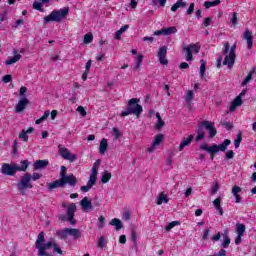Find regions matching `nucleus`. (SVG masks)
I'll return each mask as SVG.
<instances>
[{
  "mask_svg": "<svg viewBox=\"0 0 256 256\" xmlns=\"http://www.w3.org/2000/svg\"><path fill=\"white\" fill-rule=\"evenodd\" d=\"M38 179H41V174L39 173L34 172L32 175L30 173L24 174L16 184L19 193L25 197L27 195V189H33L31 181H38Z\"/></svg>",
  "mask_w": 256,
  "mask_h": 256,
  "instance_id": "obj_1",
  "label": "nucleus"
},
{
  "mask_svg": "<svg viewBox=\"0 0 256 256\" xmlns=\"http://www.w3.org/2000/svg\"><path fill=\"white\" fill-rule=\"evenodd\" d=\"M28 167H29V161L27 160H22L21 166L17 164L4 163L2 164V167H1V173L3 175H8L9 177H15V175L17 174V171H27Z\"/></svg>",
  "mask_w": 256,
  "mask_h": 256,
  "instance_id": "obj_2",
  "label": "nucleus"
},
{
  "mask_svg": "<svg viewBox=\"0 0 256 256\" xmlns=\"http://www.w3.org/2000/svg\"><path fill=\"white\" fill-rule=\"evenodd\" d=\"M67 15H69V7L53 10L48 16L44 17L43 23H61L63 19H67Z\"/></svg>",
  "mask_w": 256,
  "mask_h": 256,
  "instance_id": "obj_3",
  "label": "nucleus"
},
{
  "mask_svg": "<svg viewBox=\"0 0 256 256\" xmlns=\"http://www.w3.org/2000/svg\"><path fill=\"white\" fill-rule=\"evenodd\" d=\"M231 145V140L225 139L224 142L220 145L214 144L212 146H208L207 143H202L200 145L201 151H207L211 155V160L213 161L215 153H219V151L225 152L227 151V147Z\"/></svg>",
  "mask_w": 256,
  "mask_h": 256,
  "instance_id": "obj_4",
  "label": "nucleus"
},
{
  "mask_svg": "<svg viewBox=\"0 0 256 256\" xmlns=\"http://www.w3.org/2000/svg\"><path fill=\"white\" fill-rule=\"evenodd\" d=\"M143 113V106L139 105V99L132 98L128 101V106L125 111H122L121 117H127V115H136L140 117Z\"/></svg>",
  "mask_w": 256,
  "mask_h": 256,
  "instance_id": "obj_5",
  "label": "nucleus"
},
{
  "mask_svg": "<svg viewBox=\"0 0 256 256\" xmlns=\"http://www.w3.org/2000/svg\"><path fill=\"white\" fill-rule=\"evenodd\" d=\"M83 233L77 228H64L63 230L56 231V237H59L63 241H66L68 237H72L75 241L81 239Z\"/></svg>",
  "mask_w": 256,
  "mask_h": 256,
  "instance_id": "obj_6",
  "label": "nucleus"
},
{
  "mask_svg": "<svg viewBox=\"0 0 256 256\" xmlns=\"http://www.w3.org/2000/svg\"><path fill=\"white\" fill-rule=\"evenodd\" d=\"M19 96L21 97V99L15 106V113H23V111H25L26 105L29 104V99H27V87L22 86L20 88Z\"/></svg>",
  "mask_w": 256,
  "mask_h": 256,
  "instance_id": "obj_7",
  "label": "nucleus"
},
{
  "mask_svg": "<svg viewBox=\"0 0 256 256\" xmlns=\"http://www.w3.org/2000/svg\"><path fill=\"white\" fill-rule=\"evenodd\" d=\"M75 211H77V205L75 203H71L67 207V216L60 215L59 219L61 221H69L70 225H76L77 221L75 220Z\"/></svg>",
  "mask_w": 256,
  "mask_h": 256,
  "instance_id": "obj_8",
  "label": "nucleus"
},
{
  "mask_svg": "<svg viewBox=\"0 0 256 256\" xmlns=\"http://www.w3.org/2000/svg\"><path fill=\"white\" fill-rule=\"evenodd\" d=\"M67 167L61 166L60 168V180L64 181L65 183H68L70 187H75L79 181L77 180V177L75 175L70 174L67 175Z\"/></svg>",
  "mask_w": 256,
  "mask_h": 256,
  "instance_id": "obj_9",
  "label": "nucleus"
},
{
  "mask_svg": "<svg viewBox=\"0 0 256 256\" xmlns=\"http://www.w3.org/2000/svg\"><path fill=\"white\" fill-rule=\"evenodd\" d=\"M58 151L61 157L66 161H70V163H74V161H77V155L72 154L71 151L65 148V146H63L62 144L58 145Z\"/></svg>",
  "mask_w": 256,
  "mask_h": 256,
  "instance_id": "obj_10",
  "label": "nucleus"
},
{
  "mask_svg": "<svg viewBox=\"0 0 256 256\" xmlns=\"http://www.w3.org/2000/svg\"><path fill=\"white\" fill-rule=\"evenodd\" d=\"M237 49V44H234L230 48L229 55H226L223 60V65H228V69H233V65H235V50Z\"/></svg>",
  "mask_w": 256,
  "mask_h": 256,
  "instance_id": "obj_11",
  "label": "nucleus"
},
{
  "mask_svg": "<svg viewBox=\"0 0 256 256\" xmlns=\"http://www.w3.org/2000/svg\"><path fill=\"white\" fill-rule=\"evenodd\" d=\"M201 127H205V129L208 131V137L210 139H213L215 135H217V129L215 128V123L209 121V120H204L200 123Z\"/></svg>",
  "mask_w": 256,
  "mask_h": 256,
  "instance_id": "obj_12",
  "label": "nucleus"
},
{
  "mask_svg": "<svg viewBox=\"0 0 256 256\" xmlns=\"http://www.w3.org/2000/svg\"><path fill=\"white\" fill-rule=\"evenodd\" d=\"M163 142V134H157L152 142V145L147 148L148 153H154L155 147H159Z\"/></svg>",
  "mask_w": 256,
  "mask_h": 256,
  "instance_id": "obj_13",
  "label": "nucleus"
},
{
  "mask_svg": "<svg viewBox=\"0 0 256 256\" xmlns=\"http://www.w3.org/2000/svg\"><path fill=\"white\" fill-rule=\"evenodd\" d=\"M167 47L162 46L158 50V58L160 59L161 65H168L169 61L167 60Z\"/></svg>",
  "mask_w": 256,
  "mask_h": 256,
  "instance_id": "obj_14",
  "label": "nucleus"
},
{
  "mask_svg": "<svg viewBox=\"0 0 256 256\" xmlns=\"http://www.w3.org/2000/svg\"><path fill=\"white\" fill-rule=\"evenodd\" d=\"M65 185H68V183L61 179H58L52 183H48L47 187H48V191H53V189H57L59 187H65Z\"/></svg>",
  "mask_w": 256,
  "mask_h": 256,
  "instance_id": "obj_15",
  "label": "nucleus"
},
{
  "mask_svg": "<svg viewBox=\"0 0 256 256\" xmlns=\"http://www.w3.org/2000/svg\"><path fill=\"white\" fill-rule=\"evenodd\" d=\"M34 170L41 171V169H47L49 167V160H36L34 162Z\"/></svg>",
  "mask_w": 256,
  "mask_h": 256,
  "instance_id": "obj_16",
  "label": "nucleus"
},
{
  "mask_svg": "<svg viewBox=\"0 0 256 256\" xmlns=\"http://www.w3.org/2000/svg\"><path fill=\"white\" fill-rule=\"evenodd\" d=\"M80 205L83 209V211H92L93 210V204L91 203V200H89L88 197H84L81 201H80Z\"/></svg>",
  "mask_w": 256,
  "mask_h": 256,
  "instance_id": "obj_17",
  "label": "nucleus"
},
{
  "mask_svg": "<svg viewBox=\"0 0 256 256\" xmlns=\"http://www.w3.org/2000/svg\"><path fill=\"white\" fill-rule=\"evenodd\" d=\"M193 139H195V136L193 134H190L187 138H183L179 145V151H183L185 147H188V145H191V143L193 142Z\"/></svg>",
  "mask_w": 256,
  "mask_h": 256,
  "instance_id": "obj_18",
  "label": "nucleus"
},
{
  "mask_svg": "<svg viewBox=\"0 0 256 256\" xmlns=\"http://www.w3.org/2000/svg\"><path fill=\"white\" fill-rule=\"evenodd\" d=\"M243 39L247 41L248 49H253V32L247 30L243 35Z\"/></svg>",
  "mask_w": 256,
  "mask_h": 256,
  "instance_id": "obj_19",
  "label": "nucleus"
},
{
  "mask_svg": "<svg viewBox=\"0 0 256 256\" xmlns=\"http://www.w3.org/2000/svg\"><path fill=\"white\" fill-rule=\"evenodd\" d=\"M45 244V232H40L35 242V248L40 250V247Z\"/></svg>",
  "mask_w": 256,
  "mask_h": 256,
  "instance_id": "obj_20",
  "label": "nucleus"
},
{
  "mask_svg": "<svg viewBox=\"0 0 256 256\" xmlns=\"http://www.w3.org/2000/svg\"><path fill=\"white\" fill-rule=\"evenodd\" d=\"M243 105V98L241 96H237L232 104L230 105V111H235L237 107H241Z\"/></svg>",
  "mask_w": 256,
  "mask_h": 256,
  "instance_id": "obj_21",
  "label": "nucleus"
},
{
  "mask_svg": "<svg viewBox=\"0 0 256 256\" xmlns=\"http://www.w3.org/2000/svg\"><path fill=\"white\" fill-rule=\"evenodd\" d=\"M110 225L116 227V231H121V229H123V223L121 222V220H119V218L112 219L110 221Z\"/></svg>",
  "mask_w": 256,
  "mask_h": 256,
  "instance_id": "obj_22",
  "label": "nucleus"
},
{
  "mask_svg": "<svg viewBox=\"0 0 256 256\" xmlns=\"http://www.w3.org/2000/svg\"><path fill=\"white\" fill-rule=\"evenodd\" d=\"M21 54H16L15 56L7 59L5 61V65H15V63H17V61H21Z\"/></svg>",
  "mask_w": 256,
  "mask_h": 256,
  "instance_id": "obj_23",
  "label": "nucleus"
},
{
  "mask_svg": "<svg viewBox=\"0 0 256 256\" xmlns=\"http://www.w3.org/2000/svg\"><path fill=\"white\" fill-rule=\"evenodd\" d=\"M213 205H214L216 211H218L219 214H220L221 216H223V207H221V197L216 198V199L213 201Z\"/></svg>",
  "mask_w": 256,
  "mask_h": 256,
  "instance_id": "obj_24",
  "label": "nucleus"
},
{
  "mask_svg": "<svg viewBox=\"0 0 256 256\" xmlns=\"http://www.w3.org/2000/svg\"><path fill=\"white\" fill-rule=\"evenodd\" d=\"M156 203L158 205H163V203H169V198L167 197V195H165V193L161 192L158 195V199H157Z\"/></svg>",
  "mask_w": 256,
  "mask_h": 256,
  "instance_id": "obj_25",
  "label": "nucleus"
},
{
  "mask_svg": "<svg viewBox=\"0 0 256 256\" xmlns=\"http://www.w3.org/2000/svg\"><path fill=\"white\" fill-rule=\"evenodd\" d=\"M217 5H221V0H214V1L204 2L205 9H211V7H217Z\"/></svg>",
  "mask_w": 256,
  "mask_h": 256,
  "instance_id": "obj_26",
  "label": "nucleus"
},
{
  "mask_svg": "<svg viewBox=\"0 0 256 256\" xmlns=\"http://www.w3.org/2000/svg\"><path fill=\"white\" fill-rule=\"evenodd\" d=\"M180 7L185 8L187 7V2H183L181 0H178L172 7H171V11H173V13H175V11H177V9H179Z\"/></svg>",
  "mask_w": 256,
  "mask_h": 256,
  "instance_id": "obj_27",
  "label": "nucleus"
},
{
  "mask_svg": "<svg viewBox=\"0 0 256 256\" xmlns=\"http://www.w3.org/2000/svg\"><path fill=\"white\" fill-rule=\"evenodd\" d=\"M107 147H108L107 139L103 138L100 142V150H99L101 155H105V152L107 151Z\"/></svg>",
  "mask_w": 256,
  "mask_h": 256,
  "instance_id": "obj_28",
  "label": "nucleus"
},
{
  "mask_svg": "<svg viewBox=\"0 0 256 256\" xmlns=\"http://www.w3.org/2000/svg\"><path fill=\"white\" fill-rule=\"evenodd\" d=\"M162 31L164 36L173 35V33L177 32V28L175 26H172L168 28H162Z\"/></svg>",
  "mask_w": 256,
  "mask_h": 256,
  "instance_id": "obj_29",
  "label": "nucleus"
},
{
  "mask_svg": "<svg viewBox=\"0 0 256 256\" xmlns=\"http://www.w3.org/2000/svg\"><path fill=\"white\" fill-rule=\"evenodd\" d=\"M255 74V68H253L249 74L245 77V79L242 82V87H245L247 85V83H249V81H251V79H253V75Z\"/></svg>",
  "mask_w": 256,
  "mask_h": 256,
  "instance_id": "obj_30",
  "label": "nucleus"
},
{
  "mask_svg": "<svg viewBox=\"0 0 256 256\" xmlns=\"http://www.w3.org/2000/svg\"><path fill=\"white\" fill-rule=\"evenodd\" d=\"M111 181V172L104 171L101 176L102 183H109Z\"/></svg>",
  "mask_w": 256,
  "mask_h": 256,
  "instance_id": "obj_31",
  "label": "nucleus"
},
{
  "mask_svg": "<svg viewBox=\"0 0 256 256\" xmlns=\"http://www.w3.org/2000/svg\"><path fill=\"white\" fill-rule=\"evenodd\" d=\"M197 136H196V141H201V139H205V133H203V126L199 124L198 129H197Z\"/></svg>",
  "mask_w": 256,
  "mask_h": 256,
  "instance_id": "obj_32",
  "label": "nucleus"
},
{
  "mask_svg": "<svg viewBox=\"0 0 256 256\" xmlns=\"http://www.w3.org/2000/svg\"><path fill=\"white\" fill-rule=\"evenodd\" d=\"M49 115H51V112L49 110H46L42 117L36 120V125H41L43 121L47 120L49 118Z\"/></svg>",
  "mask_w": 256,
  "mask_h": 256,
  "instance_id": "obj_33",
  "label": "nucleus"
},
{
  "mask_svg": "<svg viewBox=\"0 0 256 256\" xmlns=\"http://www.w3.org/2000/svg\"><path fill=\"white\" fill-rule=\"evenodd\" d=\"M245 224L238 223L236 224V233L237 235H245Z\"/></svg>",
  "mask_w": 256,
  "mask_h": 256,
  "instance_id": "obj_34",
  "label": "nucleus"
},
{
  "mask_svg": "<svg viewBox=\"0 0 256 256\" xmlns=\"http://www.w3.org/2000/svg\"><path fill=\"white\" fill-rule=\"evenodd\" d=\"M184 51L186 53V61H193V52L191 50V47H184Z\"/></svg>",
  "mask_w": 256,
  "mask_h": 256,
  "instance_id": "obj_35",
  "label": "nucleus"
},
{
  "mask_svg": "<svg viewBox=\"0 0 256 256\" xmlns=\"http://www.w3.org/2000/svg\"><path fill=\"white\" fill-rule=\"evenodd\" d=\"M152 5L154 7H165L167 0H152Z\"/></svg>",
  "mask_w": 256,
  "mask_h": 256,
  "instance_id": "obj_36",
  "label": "nucleus"
},
{
  "mask_svg": "<svg viewBox=\"0 0 256 256\" xmlns=\"http://www.w3.org/2000/svg\"><path fill=\"white\" fill-rule=\"evenodd\" d=\"M142 64H143V55L140 54L136 57L134 69H140Z\"/></svg>",
  "mask_w": 256,
  "mask_h": 256,
  "instance_id": "obj_37",
  "label": "nucleus"
},
{
  "mask_svg": "<svg viewBox=\"0 0 256 256\" xmlns=\"http://www.w3.org/2000/svg\"><path fill=\"white\" fill-rule=\"evenodd\" d=\"M32 7L36 11H40V13H43V11H45V10H43V3L42 2L34 1Z\"/></svg>",
  "mask_w": 256,
  "mask_h": 256,
  "instance_id": "obj_38",
  "label": "nucleus"
},
{
  "mask_svg": "<svg viewBox=\"0 0 256 256\" xmlns=\"http://www.w3.org/2000/svg\"><path fill=\"white\" fill-rule=\"evenodd\" d=\"M242 141H243V137H241V133H238L236 135V139L234 140V146L236 149H239Z\"/></svg>",
  "mask_w": 256,
  "mask_h": 256,
  "instance_id": "obj_39",
  "label": "nucleus"
},
{
  "mask_svg": "<svg viewBox=\"0 0 256 256\" xmlns=\"http://www.w3.org/2000/svg\"><path fill=\"white\" fill-rule=\"evenodd\" d=\"M230 244H231V238H229V236L225 235L224 240L221 244V247H223V249H227Z\"/></svg>",
  "mask_w": 256,
  "mask_h": 256,
  "instance_id": "obj_40",
  "label": "nucleus"
},
{
  "mask_svg": "<svg viewBox=\"0 0 256 256\" xmlns=\"http://www.w3.org/2000/svg\"><path fill=\"white\" fill-rule=\"evenodd\" d=\"M93 42V34L92 33H87L84 35V43L86 45H89V43Z\"/></svg>",
  "mask_w": 256,
  "mask_h": 256,
  "instance_id": "obj_41",
  "label": "nucleus"
},
{
  "mask_svg": "<svg viewBox=\"0 0 256 256\" xmlns=\"http://www.w3.org/2000/svg\"><path fill=\"white\" fill-rule=\"evenodd\" d=\"M195 97V94H193L192 90H189L185 96L186 103H191L193 101V98Z\"/></svg>",
  "mask_w": 256,
  "mask_h": 256,
  "instance_id": "obj_42",
  "label": "nucleus"
},
{
  "mask_svg": "<svg viewBox=\"0 0 256 256\" xmlns=\"http://www.w3.org/2000/svg\"><path fill=\"white\" fill-rule=\"evenodd\" d=\"M200 77H205V70L207 69L205 60H200Z\"/></svg>",
  "mask_w": 256,
  "mask_h": 256,
  "instance_id": "obj_43",
  "label": "nucleus"
},
{
  "mask_svg": "<svg viewBox=\"0 0 256 256\" xmlns=\"http://www.w3.org/2000/svg\"><path fill=\"white\" fill-rule=\"evenodd\" d=\"M19 139L27 143L29 141V136L27 135V132H25V129H23L19 134Z\"/></svg>",
  "mask_w": 256,
  "mask_h": 256,
  "instance_id": "obj_44",
  "label": "nucleus"
},
{
  "mask_svg": "<svg viewBox=\"0 0 256 256\" xmlns=\"http://www.w3.org/2000/svg\"><path fill=\"white\" fill-rule=\"evenodd\" d=\"M177 225H181V222H179V221H172L171 223H169L166 226V231H171V229H173V227H177Z\"/></svg>",
  "mask_w": 256,
  "mask_h": 256,
  "instance_id": "obj_45",
  "label": "nucleus"
},
{
  "mask_svg": "<svg viewBox=\"0 0 256 256\" xmlns=\"http://www.w3.org/2000/svg\"><path fill=\"white\" fill-rule=\"evenodd\" d=\"M105 223H106L105 217L104 216H100L98 218V228L99 229H103V227H105Z\"/></svg>",
  "mask_w": 256,
  "mask_h": 256,
  "instance_id": "obj_46",
  "label": "nucleus"
},
{
  "mask_svg": "<svg viewBox=\"0 0 256 256\" xmlns=\"http://www.w3.org/2000/svg\"><path fill=\"white\" fill-rule=\"evenodd\" d=\"M131 241H133L134 245H137V232L135 229L131 230Z\"/></svg>",
  "mask_w": 256,
  "mask_h": 256,
  "instance_id": "obj_47",
  "label": "nucleus"
},
{
  "mask_svg": "<svg viewBox=\"0 0 256 256\" xmlns=\"http://www.w3.org/2000/svg\"><path fill=\"white\" fill-rule=\"evenodd\" d=\"M97 183V177L95 176H90L87 184L90 186V187H93V185H95Z\"/></svg>",
  "mask_w": 256,
  "mask_h": 256,
  "instance_id": "obj_48",
  "label": "nucleus"
},
{
  "mask_svg": "<svg viewBox=\"0 0 256 256\" xmlns=\"http://www.w3.org/2000/svg\"><path fill=\"white\" fill-rule=\"evenodd\" d=\"M188 47H190L191 51H194V53H199V51L201 50V47L198 44H192Z\"/></svg>",
  "mask_w": 256,
  "mask_h": 256,
  "instance_id": "obj_49",
  "label": "nucleus"
},
{
  "mask_svg": "<svg viewBox=\"0 0 256 256\" xmlns=\"http://www.w3.org/2000/svg\"><path fill=\"white\" fill-rule=\"evenodd\" d=\"M77 111H78V113H80V115H81L82 117H85V116L87 115V111L85 110V108H84L83 106H79V107L77 108Z\"/></svg>",
  "mask_w": 256,
  "mask_h": 256,
  "instance_id": "obj_50",
  "label": "nucleus"
},
{
  "mask_svg": "<svg viewBox=\"0 0 256 256\" xmlns=\"http://www.w3.org/2000/svg\"><path fill=\"white\" fill-rule=\"evenodd\" d=\"M53 249L55 253H58V255H63V250H61V247H59V244H54Z\"/></svg>",
  "mask_w": 256,
  "mask_h": 256,
  "instance_id": "obj_51",
  "label": "nucleus"
},
{
  "mask_svg": "<svg viewBox=\"0 0 256 256\" xmlns=\"http://www.w3.org/2000/svg\"><path fill=\"white\" fill-rule=\"evenodd\" d=\"M12 79H13V76H11L10 74H7V75H5V76L2 78V81H3L4 83H11Z\"/></svg>",
  "mask_w": 256,
  "mask_h": 256,
  "instance_id": "obj_52",
  "label": "nucleus"
},
{
  "mask_svg": "<svg viewBox=\"0 0 256 256\" xmlns=\"http://www.w3.org/2000/svg\"><path fill=\"white\" fill-rule=\"evenodd\" d=\"M112 133H113V135L115 136V139L121 138V133L119 132V129L113 128V129H112Z\"/></svg>",
  "mask_w": 256,
  "mask_h": 256,
  "instance_id": "obj_53",
  "label": "nucleus"
},
{
  "mask_svg": "<svg viewBox=\"0 0 256 256\" xmlns=\"http://www.w3.org/2000/svg\"><path fill=\"white\" fill-rule=\"evenodd\" d=\"M218 191H219V182H216L212 187V195H217Z\"/></svg>",
  "mask_w": 256,
  "mask_h": 256,
  "instance_id": "obj_54",
  "label": "nucleus"
},
{
  "mask_svg": "<svg viewBox=\"0 0 256 256\" xmlns=\"http://www.w3.org/2000/svg\"><path fill=\"white\" fill-rule=\"evenodd\" d=\"M193 11H195V3H191L187 9V14L192 15Z\"/></svg>",
  "mask_w": 256,
  "mask_h": 256,
  "instance_id": "obj_55",
  "label": "nucleus"
},
{
  "mask_svg": "<svg viewBox=\"0 0 256 256\" xmlns=\"http://www.w3.org/2000/svg\"><path fill=\"white\" fill-rule=\"evenodd\" d=\"M234 157H235V152H233V150H229V151L226 153L225 159H233Z\"/></svg>",
  "mask_w": 256,
  "mask_h": 256,
  "instance_id": "obj_56",
  "label": "nucleus"
},
{
  "mask_svg": "<svg viewBox=\"0 0 256 256\" xmlns=\"http://www.w3.org/2000/svg\"><path fill=\"white\" fill-rule=\"evenodd\" d=\"M165 125V122L163 120H158V123L155 126V129L159 131V129L163 128Z\"/></svg>",
  "mask_w": 256,
  "mask_h": 256,
  "instance_id": "obj_57",
  "label": "nucleus"
},
{
  "mask_svg": "<svg viewBox=\"0 0 256 256\" xmlns=\"http://www.w3.org/2000/svg\"><path fill=\"white\" fill-rule=\"evenodd\" d=\"M237 193H238V194L241 193V187L235 185V186H233V188H232V194H237Z\"/></svg>",
  "mask_w": 256,
  "mask_h": 256,
  "instance_id": "obj_58",
  "label": "nucleus"
},
{
  "mask_svg": "<svg viewBox=\"0 0 256 256\" xmlns=\"http://www.w3.org/2000/svg\"><path fill=\"white\" fill-rule=\"evenodd\" d=\"M93 187L90 186L89 184H87L86 186H81V191H83V193H87L89 190H91Z\"/></svg>",
  "mask_w": 256,
  "mask_h": 256,
  "instance_id": "obj_59",
  "label": "nucleus"
},
{
  "mask_svg": "<svg viewBox=\"0 0 256 256\" xmlns=\"http://www.w3.org/2000/svg\"><path fill=\"white\" fill-rule=\"evenodd\" d=\"M223 127H225L226 129H228V131H231V129H233V124L229 123V122H223L222 123Z\"/></svg>",
  "mask_w": 256,
  "mask_h": 256,
  "instance_id": "obj_60",
  "label": "nucleus"
},
{
  "mask_svg": "<svg viewBox=\"0 0 256 256\" xmlns=\"http://www.w3.org/2000/svg\"><path fill=\"white\" fill-rule=\"evenodd\" d=\"M242 237L243 235L237 234V237L235 238L236 245H241V241H243Z\"/></svg>",
  "mask_w": 256,
  "mask_h": 256,
  "instance_id": "obj_61",
  "label": "nucleus"
},
{
  "mask_svg": "<svg viewBox=\"0 0 256 256\" xmlns=\"http://www.w3.org/2000/svg\"><path fill=\"white\" fill-rule=\"evenodd\" d=\"M232 25H237V12H234L231 19Z\"/></svg>",
  "mask_w": 256,
  "mask_h": 256,
  "instance_id": "obj_62",
  "label": "nucleus"
},
{
  "mask_svg": "<svg viewBox=\"0 0 256 256\" xmlns=\"http://www.w3.org/2000/svg\"><path fill=\"white\" fill-rule=\"evenodd\" d=\"M23 23H25V20H23V19L16 20L14 28L17 29V27L23 25Z\"/></svg>",
  "mask_w": 256,
  "mask_h": 256,
  "instance_id": "obj_63",
  "label": "nucleus"
},
{
  "mask_svg": "<svg viewBox=\"0 0 256 256\" xmlns=\"http://www.w3.org/2000/svg\"><path fill=\"white\" fill-rule=\"evenodd\" d=\"M227 53H229V42L224 43L223 54L227 55Z\"/></svg>",
  "mask_w": 256,
  "mask_h": 256,
  "instance_id": "obj_64",
  "label": "nucleus"
}]
</instances>
